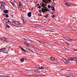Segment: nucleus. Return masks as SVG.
<instances>
[{
    "mask_svg": "<svg viewBox=\"0 0 77 77\" xmlns=\"http://www.w3.org/2000/svg\"><path fill=\"white\" fill-rule=\"evenodd\" d=\"M42 11L43 13H45V12H49V9L46 7H44L42 9Z\"/></svg>",
    "mask_w": 77,
    "mask_h": 77,
    "instance_id": "f257e3e1",
    "label": "nucleus"
},
{
    "mask_svg": "<svg viewBox=\"0 0 77 77\" xmlns=\"http://www.w3.org/2000/svg\"><path fill=\"white\" fill-rule=\"evenodd\" d=\"M1 5H2L4 6V7L5 8V5H6V4H5L4 2L3 1H1Z\"/></svg>",
    "mask_w": 77,
    "mask_h": 77,
    "instance_id": "f03ea898",
    "label": "nucleus"
},
{
    "mask_svg": "<svg viewBox=\"0 0 77 77\" xmlns=\"http://www.w3.org/2000/svg\"><path fill=\"white\" fill-rule=\"evenodd\" d=\"M26 60V58L23 57L21 59L20 61L21 62H24V60Z\"/></svg>",
    "mask_w": 77,
    "mask_h": 77,
    "instance_id": "7ed1b4c3",
    "label": "nucleus"
},
{
    "mask_svg": "<svg viewBox=\"0 0 77 77\" xmlns=\"http://www.w3.org/2000/svg\"><path fill=\"white\" fill-rule=\"evenodd\" d=\"M38 41L40 43H41V44H47V42H44L42 41L38 40Z\"/></svg>",
    "mask_w": 77,
    "mask_h": 77,
    "instance_id": "20e7f679",
    "label": "nucleus"
},
{
    "mask_svg": "<svg viewBox=\"0 0 77 77\" xmlns=\"http://www.w3.org/2000/svg\"><path fill=\"white\" fill-rule=\"evenodd\" d=\"M13 23H14L15 24H18V25H19V24H20V23H19V22H18V21H16L15 22L13 21Z\"/></svg>",
    "mask_w": 77,
    "mask_h": 77,
    "instance_id": "39448f33",
    "label": "nucleus"
},
{
    "mask_svg": "<svg viewBox=\"0 0 77 77\" xmlns=\"http://www.w3.org/2000/svg\"><path fill=\"white\" fill-rule=\"evenodd\" d=\"M4 21L5 23H9V20L7 19H5Z\"/></svg>",
    "mask_w": 77,
    "mask_h": 77,
    "instance_id": "423d86ee",
    "label": "nucleus"
},
{
    "mask_svg": "<svg viewBox=\"0 0 77 77\" xmlns=\"http://www.w3.org/2000/svg\"><path fill=\"white\" fill-rule=\"evenodd\" d=\"M31 15H32V13L30 12H29L28 13V16L29 17H31Z\"/></svg>",
    "mask_w": 77,
    "mask_h": 77,
    "instance_id": "0eeeda50",
    "label": "nucleus"
},
{
    "mask_svg": "<svg viewBox=\"0 0 77 77\" xmlns=\"http://www.w3.org/2000/svg\"><path fill=\"white\" fill-rule=\"evenodd\" d=\"M26 50L27 51H28V52H32V53H34L33 51L31 50L29 48L27 49Z\"/></svg>",
    "mask_w": 77,
    "mask_h": 77,
    "instance_id": "6e6552de",
    "label": "nucleus"
},
{
    "mask_svg": "<svg viewBox=\"0 0 77 77\" xmlns=\"http://www.w3.org/2000/svg\"><path fill=\"white\" fill-rule=\"evenodd\" d=\"M34 72H40V71H39L38 69H36L34 70Z\"/></svg>",
    "mask_w": 77,
    "mask_h": 77,
    "instance_id": "1a4fd4ad",
    "label": "nucleus"
},
{
    "mask_svg": "<svg viewBox=\"0 0 77 77\" xmlns=\"http://www.w3.org/2000/svg\"><path fill=\"white\" fill-rule=\"evenodd\" d=\"M67 77H73V75L72 74H70L67 75Z\"/></svg>",
    "mask_w": 77,
    "mask_h": 77,
    "instance_id": "9d476101",
    "label": "nucleus"
},
{
    "mask_svg": "<svg viewBox=\"0 0 77 77\" xmlns=\"http://www.w3.org/2000/svg\"><path fill=\"white\" fill-rule=\"evenodd\" d=\"M42 2L44 3L45 4V3H46V4H47V0H43Z\"/></svg>",
    "mask_w": 77,
    "mask_h": 77,
    "instance_id": "9b49d317",
    "label": "nucleus"
},
{
    "mask_svg": "<svg viewBox=\"0 0 77 77\" xmlns=\"http://www.w3.org/2000/svg\"><path fill=\"white\" fill-rule=\"evenodd\" d=\"M50 59H51V60H53V61H55V58H54V57H53V58H51V57L50 58Z\"/></svg>",
    "mask_w": 77,
    "mask_h": 77,
    "instance_id": "f8f14e48",
    "label": "nucleus"
},
{
    "mask_svg": "<svg viewBox=\"0 0 77 77\" xmlns=\"http://www.w3.org/2000/svg\"><path fill=\"white\" fill-rule=\"evenodd\" d=\"M4 13L7 14V13H8V10H5L4 11Z\"/></svg>",
    "mask_w": 77,
    "mask_h": 77,
    "instance_id": "ddd939ff",
    "label": "nucleus"
},
{
    "mask_svg": "<svg viewBox=\"0 0 77 77\" xmlns=\"http://www.w3.org/2000/svg\"><path fill=\"white\" fill-rule=\"evenodd\" d=\"M42 7H45V5L42 3Z\"/></svg>",
    "mask_w": 77,
    "mask_h": 77,
    "instance_id": "4468645a",
    "label": "nucleus"
},
{
    "mask_svg": "<svg viewBox=\"0 0 77 77\" xmlns=\"http://www.w3.org/2000/svg\"><path fill=\"white\" fill-rule=\"evenodd\" d=\"M44 17H45V18H47V17H48V14H47L46 15H45Z\"/></svg>",
    "mask_w": 77,
    "mask_h": 77,
    "instance_id": "2eb2a0df",
    "label": "nucleus"
},
{
    "mask_svg": "<svg viewBox=\"0 0 77 77\" xmlns=\"http://www.w3.org/2000/svg\"><path fill=\"white\" fill-rule=\"evenodd\" d=\"M39 69H44V67H41V68H40V67H39Z\"/></svg>",
    "mask_w": 77,
    "mask_h": 77,
    "instance_id": "dca6fc26",
    "label": "nucleus"
},
{
    "mask_svg": "<svg viewBox=\"0 0 77 77\" xmlns=\"http://www.w3.org/2000/svg\"><path fill=\"white\" fill-rule=\"evenodd\" d=\"M68 60H70V61L72 60V58H68Z\"/></svg>",
    "mask_w": 77,
    "mask_h": 77,
    "instance_id": "f3484780",
    "label": "nucleus"
},
{
    "mask_svg": "<svg viewBox=\"0 0 77 77\" xmlns=\"http://www.w3.org/2000/svg\"><path fill=\"white\" fill-rule=\"evenodd\" d=\"M3 53H8V51L5 50L3 51Z\"/></svg>",
    "mask_w": 77,
    "mask_h": 77,
    "instance_id": "a211bd4d",
    "label": "nucleus"
},
{
    "mask_svg": "<svg viewBox=\"0 0 77 77\" xmlns=\"http://www.w3.org/2000/svg\"><path fill=\"white\" fill-rule=\"evenodd\" d=\"M77 59V58H75V57L73 58H72V60H75V59Z\"/></svg>",
    "mask_w": 77,
    "mask_h": 77,
    "instance_id": "6ab92c4d",
    "label": "nucleus"
},
{
    "mask_svg": "<svg viewBox=\"0 0 77 77\" xmlns=\"http://www.w3.org/2000/svg\"><path fill=\"white\" fill-rule=\"evenodd\" d=\"M65 5L67 6H70L68 4V3H66L65 4Z\"/></svg>",
    "mask_w": 77,
    "mask_h": 77,
    "instance_id": "aec40b11",
    "label": "nucleus"
},
{
    "mask_svg": "<svg viewBox=\"0 0 77 77\" xmlns=\"http://www.w3.org/2000/svg\"><path fill=\"white\" fill-rule=\"evenodd\" d=\"M5 49H6V48H2L1 49V50H4V51L5 50Z\"/></svg>",
    "mask_w": 77,
    "mask_h": 77,
    "instance_id": "412c9836",
    "label": "nucleus"
},
{
    "mask_svg": "<svg viewBox=\"0 0 77 77\" xmlns=\"http://www.w3.org/2000/svg\"><path fill=\"white\" fill-rule=\"evenodd\" d=\"M48 8L49 9H50V8H51V6H50V5H48Z\"/></svg>",
    "mask_w": 77,
    "mask_h": 77,
    "instance_id": "4be33fe9",
    "label": "nucleus"
},
{
    "mask_svg": "<svg viewBox=\"0 0 77 77\" xmlns=\"http://www.w3.org/2000/svg\"><path fill=\"white\" fill-rule=\"evenodd\" d=\"M67 41H70V42H72V39H69V40L67 39Z\"/></svg>",
    "mask_w": 77,
    "mask_h": 77,
    "instance_id": "5701e85b",
    "label": "nucleus"
},
{
    "mask_svg": "<svg viewBox=\"0 0 77 77\" xmlns=\"http://www.w3.org/2000/svg\"><path fill=\"white\" fill-rule=\"evenodd\" d=\"M9 40L8 39H5V41H7V42H9Z\"/></svg>",
    "mask_w": 77,
    "mask_h": 77,
    "instance_id": "b1692460",
    "label": "nucleus"
},
{
    "mask_svg": "<svg viewBox=\"0 0 77 77\" xmlns=\"http://www.w3.org/2000/svg\"><path fill=\"white\" fill-rule=\"evenodd\" d=\"M2 40H3V41H5V38H1Z\"/></svg>",
    "mask_w": 77,
    "mask_h": 77,
    "instance_id": "393cba45",
    "label": "nucleus"
},
{
    "mask_svg": "<svg viewBox=\"0 0 77 77\" xmlns=\"http://www.w3.org/2000/svg\"><path fill=\"white\" fill-rule=\"evenodd\" d=\"M5 17L6 18H8V17H9V15H8V14H6Z\"/></svg>",
    "mask_w": 77,
    "mask_h": 77,
    "instance_id": "a878e982",
    "label": "nucleus"
},
{
    "mask_svg": "<svg viewBox=\"0 0 77 77\" xmlns=\"http://www.w3.org/2000/svg\"><path fill=\"white\" fill-rule=\"evenodd\" d=\"M63 60L64 62H65V63H66V60Z\"/></svg>",
    "mask_w": 77,
    "mask_h": 77,
    "instance_id": "bb28decb",
    "label": "nucleus"
},
{
    "mask_svg": "<svg viewBox=\"0 0 77 77\" xmlns=\"http://www.w3.org/2000/svg\"><path fill=\"white\" fill-rule=\"evenodd\" d=\"M19 47H20V48L21 49V50H23V47H22L20 46Z\"/></svg>",
    "mask_w": 77,
    "mask_h": 77,
    "instance_id": "cd10ccee",
    "label": "nucleus"
},
{
    "mask_svg": "<svg viewBox=\"0 0 77 77\" xmlns=\"http://www.w3.org/2000/svg\"><path fill=\"white\" fill-rule=\"evenodd\" d=\"M38 9H41V5H39L38 7Z\"/></svg>",
    "mask_w": 77,
    "mask_h": 77,
    "instance_id": "c85d7f7f",
    "label": "nucleus"
},
{
    "mask_svg": "<svg viewBox=\"0 0 77 77\" xmlns=\"http://www.w3.org/2000/svg\"><path fill=\"white\" fill-rule=\"evenodd\" d=\"M69 61L68 60H66V63H69Z\"/></svg>",
    "mask_w": 77,
    "mask_h": 77,
    "instance_id": "c756f323",
    "label": "nucleus"
},
{
    "mask_svg": "<svg viewBox=\"0 0 77 77\" xmlns=\"http://www.w3.org/2000/svg\"><path fill=\"white\" fill-rule=\"evenodd\" d=\"M51 17L53 18L54 17H55V16H54V15H53L51 16Z\"/></svg>",
    "mask_w": 77,
    "mask_h": 77,
    "instance_id": "7c9ffc66",
    "label": "nucleus"
},
{
    "mask_svg": "<svg viewBox=\"0 0 77 77\" xmlns=\"http://www.w3.org/2000/svg\"><path fill=\"white\" fill-rule=\"evenodd\" d=\"M35 27H38V24H36L35 25Z\"/></svg>",
    "mask_w": 77,
    "mask_h": 77,
    "instance_id": "2f4dec72",
    "label": "nucleus"
},
{
    "mask_svg": "<svg viewBox=\"0 0 77 77\" xmlns=\"http://www.w3.org/2000/svg\"><path fill=\"white\" fill-rule=\"evenodd\" d=\"M51 9H53V8H54V6L53 5H52L51 6Z\"/></svg>",
    "mask_w": 77,
    "mask_h": 77,
    "instance_id": "473e14b6",
    "label": "nucleus"
},
{
    "mask_svg": "<svg viewBox=\"0 0 77 77\" xmlns=\"http://www.w3.org/2000/svg\"><path fill=\"white\" fill-rule=\"evenodd\" d=\"M47 32H54V31L49 30V31H47Z\"/></svg>",
    "mask_w": 77,
    "mask_h": 77,
    "instance_id": "72a5a7b5",
    "label": "nucleus"
},
{
    "mask_svg": "<svg viewBox=\"0 0 77 77\" xmlns=\"http://www.w3.org/2000/svg\"><path fill=\"white\" fill-rule=\"evenodd\" d=\"M4 77H10V76L9 75L4 76Z\"/></svg>",
    "mask_w": 77,
    "mask_h": 77,
    "instance_id": "f704fd0d",
    "label": "nucleus"
},
{
    "mask_svg": "<svg viewBox=\"0 0 77 77\" xmlns=\"http://www.w3.org/2000/svg\"><path fill=\"white\" fill-rule=\"evenodd\" d=\"M7 27L8 28H10V26H9L8 25H7Z\"/></svg>",
    "mask_w": 77,
    "mask_h": 77,
    "instance_id": "c9c22d12",
    "label": "nucleus"
},
{
    "mask_svg": "<svg viewBox=\"0 0 77 77\" xmlns=\"http://www.w3.org/2000/svg\"><path fill=\"white\" fill-rule=\"evenodd\" d=\"M39 16H40V17H42V14H40L39 15Z\"/></svg>",
    "mask_w": 77,
    "mask_h": 77,
    "instance_id": "e433bc0d",
    "label": "nucleus"
},
{
    "mask_svg": "<svg viewBox=\"0 0 77 77\" xmlns=\"http://www.w3.org/2000/svg\"><path fill=\"white\" fill-rule=\"evenodd\" d=\"M22 50H23V51H25V52H26V51H27L26 50H25L24 49H23Z\"/></svg>",
    "mask_w": 77,
    "mask_h": 77,
    "instance_id": "4c0bfd02",
    "label": "nucleus"
},
{
    "mask_svg": "<svg viewBox=\"0 0 77 77\" xmlns=\"http://www.w3.org/2000/svg\"><path fill=\"white\" fill-rule=\"evenodd\" d=\"M39 12H40V13H42V11L40 10H39Z\"/></svg>",
    "mask_w": 77,
    "mask_h": 77,
    "instance_id": "58836bf2",
    "label": "nucleus"
},
{
    "mask_svg": "<svg viewBox=\"0 0 77 77\" xmlns=\"http://www.w3.org/2000/svg\"><path fill=\"white\" fill-rule=\"evenodd\" d=\"M65 39H68V38L66 37H64Z\"/></svg>",
    "mask_w": 77,
    "mask_h": 77,
    "instance_id": "ea45409f",
    "label": "nucleus"
},
{
    "mask_svg": "<svg viewBox=\"0 0 77 77\" xmlns=\"http://www.w3.org/2000/svg\"><path fill=\"white\" fill-rule=\"evenodd\" d=\"M23 23H24V24H25V23H26L25 22V21H24V20H23Z\"/></svg>",
    "mask_w": 77,
    "mask_h": 77,
    "instance_id": "a19ab883",
    "label": "nucleus"
},
{
    "mask_svg": "<svg viewBox=\"0 0 77 77\" xmlns=\"http://www.w3.org/2000/svg\"><path fill=\"white\" fill-rule=\"evenodd\" d=\"M37 26H38L37 27H40V25H38V24H37Z\"/></svg>",
    "mask_w": 77,
    "mask_h": 77,
    "instance_id": "79ce46f5",
    "label": "nucleus"
},
{
    "mask_svg": "<svg viewBox=\"0 0 77 77\" xmlns=\"http://www.w3.org/2000/svg\"><path fill=\"white\" fill-rule=\"evenodd\" d=\"M63 75H62L61 74H60V76H62Z\"/></svg>",
    "mask_w": 77,
    "mask_h": 77,
    "instance_id": "37998d69",
    "label": "nucleus"
},
{
    "mask_svg": "<svg viewBox=\"0 0 77 77\" xmlns=\"http://www.w3.org/2000/svg\"><path fill=\"white\" fill-rule=\"evenodd\" d=\"M48 1H51V0H48L47 1V3H48Z\"/></svg>",
    "mask_w": 77,
    "mask_h": 77,
    "instance_id": "c03bdc74",
    "label": "nucleus"
},
{
    "mask_svg": "<svg viewBox=\"0 0 77 77\" xmlns=\"http://www.w3.org/2000/svg\"><path fill=\"white\" fill-rule=\"evenodd\" d=\"M65 2H67V1H69V0H65Z\"/></svg>",
    "mask_w": 77,
    "mask_h": 77,
    "instance_id": "a18cd8bd",
    "label": "nucleus"
},
{
    "mask_svg": "<svg viewBox=\"0 0 77 77\" xmlns=\"http://www.w3.org/2000/svg\"><path fill=\"white\" fill-rule=\"evenodd\" d=\"M0 77H4V76L0 75Z\"/></svg>",
    "mask_w": 77,
    "mask_h": 77,
    "instance_id": "49530a36",
    "label": "nucleus"
},
{
    "mask_svg": "<svg viewBox=\"0 0 77 77\" xmlns=\"http://www.w3.org/2000/svg\"><path fill=\"white\" fill-rule=\"evenodd\" d=\"M49 3H51V1H48V3H48L49 4Z\"/></svg>",
    "mask_w": 77,
    "mask_h": 77,
    "instance_id": "de8ad7c7",
    "label": "nucleus"
},
{
    "mask_svg": "<svg viewBox=\"0 0 77 77\" xmlns=\"http://www.w3.org/2000/svg\"><path fill=\"white\" fill-rule=\"evenodd\" d=\"M9 23V24H11V22H9V23Z\"/></svg>",
    "mask_w": 77,
    "mask_h": 77,
    "instance_id": "09e8293b",
    "label": "nucleus"
},
{
    "mask_svg": "<svg viewBox=\"0 0 77 77\" xmlns=\"http://www.w3.org/2000/svg\"><path fill=\"white\" fill-rule=\"evenodd\" d=\"M2 51H2V50H1V49H0V52H2Z\"/></svg>",
    "mask_w": 77,
    "mask_h": 77,
    "instance_id": "8fccbe9b",
    "label": "nucleus"
},
{
    "mask_svg": "<svg viewBox=\"0 0 77 77\" xmlns=\"http://www.w3.org/2000/svg\"><path fill=\"white\" fill-rule=\"evenodd\" d=\"M19 5L20 6V7H21V4H19Z\"/></svg>",
    "mask_w": 77,
    "mask_h": 77,
    "instance_id": "3c124183",
    "label": "nucleus"
},
{
    "mask_svg": "<svg viewBox=\"0 0 77 77\" xmlns=\"http://www.w3.org/2000/svg\"><path fill=\"white\" fill-rule=\"evenodd\" d=\"M11 17H12V18H13V17H14V16H13V15H11Z\"/></svg>",
    "mask_w": 77,
    "mask_h": 77,
    "instance_id": "603ef678",
    "label": "nucleus"
},
{
    "mask_svg": "<svg viewBox=\"0 0 77 77\" xmlns=\"http://www.w3.org/2000/svg\"><path fill=\"white\" fill-rule=\"evenodd\" d=\"M51 14H52V15H53V14H54V13H53V12H52L51 13Z\"/></svg>",
    "mask_w": 77,
    "mask_h": 77,
    "instance_id": "864d4df0",
    "label": "nucleus"
},
{
    "mask_svg": "<svg viewBox=\"0 0 77 77\" xmlns=\"http://www.w3.org/2000/svg\"><path fill=\"white\" fill-rule=\"evenodd\" d=\"M14 3H12V5L13 6H14Z\"/></svg>",
    "mask_w": 77,
    "mask_h": 77,
    "instance_id": "5fc2aeb1",
    "label": "nucleus"
},
{
    "mask_svg": "<svg viewBox=\"0 0 77 77\" xmlns=\"http://www.w3.org/2000/svg\"><path fill=\"white\" fill-rule=\"evenodd\" d=\"M77 51V49H75V50L74 51Z\"/></svg>",
    "mask_w": 77,
    "mask_h": 77,
    "instance_id": "6e6d98bb",
    "label": "nucleus"
},
{
    "mask_svg": "<svg viewBox=\"0 0 77 77\" xmlns=\"http://www.w3.org/2000/svg\"><path fill=\"white\" fill-rule=\"evenodd\" d=\"M24 40H25V41H27V39H24Z\"/></svg>",
    "mask_w": 77,
    "mask_h": 77,
    "instance_id": "4d7b16f0",
    "label": "nucleus"
},
{
    "mask_svg": "<svg viewBox=\"0 0 77 77\" xmlns=\"http://www.w3.org/2000/svg\"><path fill=\"white\" fill-rule=\"evenodd\" d=\"M52 11H54V8H53V9H52Z\"/></svg>",
    "mask_w": 77,
    "mask_h": 77,
    "instance_id": "13d9d810",
    "label": "nucleus"
},
{
    "mask_svg": "<svg viewBox=\"0 0 77 77\" xmlns=\"http://www.w3.org/2000/svg\"><path fill=\"white\" fill-rule=\"evenodd\" d=\"M33 10V8H31V10Z\"/></svg>",
    "mask_w": 77,
    "mask_h": 77,
    "instance_id": "bf43d9fd",
    "label": "nucleus"
},
{
    "mask_svg": "<svg viewBox=\"0 0 77 77\" xmlns=\"http://www.w3.org/2000/svg\"><path fill=\"white\" fill-rule=\"evenodd\" d=\"M55 4H56V3H55V2H54V3H53V4H54V5H55Z\"/></svg>",
    "mask_w": 77,
    "mask_h": 77,
    "instance_id": "052dcab7",
    "label": "nucleus"
},
{
    "mask_svg": "<svg viewBox=\"0 0 77 77\" xmlns=\"http://www.w3.org/2000/svg\"><path fill=\"white\" fill-rule=\"evenodd\" d=\"M2 6H1V7H0V8L1 9H2Z\"/></svg>",
    "mask_w": 77,
    "mask_h": 77,
    "instance_id": "680f3d73",
    "label": "nucleus"
},
{
    "mask_svg": "<svg viewBox=\"0 0 77 77\" xmlns=\"http://www.w3.org/2000/svg\"><path fill=\"white\" fill-rule=\"evenodd\" d=\"M47 6V5L45 4V6Z\"/></svg>",
    "mask_w": 77,
    "mask_h": 77,
    "instance_id": "e2e57ef3",
    "label": "nucleus"
},
{
    "mask_svg": "<svg viewBox=\"0 0 77 77\" xmlns=\"http://www.w3.org/2000/svg\"><path fill=\"white\" fill-rule=\"evenodd\" d=\"M53 3H54V0H53Z\"/></svg>",
    "mask_w": 77,
    "mask_h": 77,
    "instance_id": "0e129e2a",
    "label": "nucleus"
},
{
    "mask_svg": "<svg viewBox=\"0 0 77 77\" xmlns=\"http://www.w3.org/2000/svg\"><path fill=\"white\" fill-rule=\"evenodd\" d=\"M30 2H31V3H32V1H30Z\"/></svg>",
    "mask_w": 77,
    "mask_h": 77,
    "instance_id": "69168bd1",
    "label": "nucleus"
},
{
    "mask_svg": "<svg viewBox=\"0 0 77 77\" xmlns=\"http://www.w3.org/2000/svg\"><path fill=\"white\" fill-rule=\"evenodd\" d=\"M37 5H39V4H38Z\"/></svg>",
    "mask_w": 77,
    "mask_h": 77,
    "instance_id": "338daca9",
    "label": "nucleus"
},
{
    "mask_svg": "<svg viewBox=\"0 0 77 77\" xmlns=\"http://www.w3.org/2000/svg\"><path fill=\"white\" fill-rule=\"evenodd\" d=\"M19 4H20V3H21V2H19Z\"/></svg>",
    "mask_w": 77,
    "mask_h": 77,
    "instance_id": "774afa93",
    "label": "nucleus"
}]
</instances>
